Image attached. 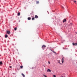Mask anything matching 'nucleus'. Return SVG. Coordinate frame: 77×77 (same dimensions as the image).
Instances as JSON below:
<instances>
[{"label":"nucleus","instance_id":"1","mask_svg":"<svg viewBox=\"0 0 77 77\" xmlns=\"http://www.w3.org/2000/svg\"><path fill=\"white\" fill-rule=\"evenodd\" d=\"M42 47L43 50H44V49H45L46 47V46H45V45H44L42 46Z\"/></svg>","mask_w":77,"mask_h":77},{"label":"nucleus","instance_id":"2","mask_svg":"<svg viewBox=\"0 0 77 77\" xmlns=\"http://www.w3.org/2000/svg\"><path fill=\"white\" fill-rule=\"evenodd\" d=\"M6 33H7L8 35H10V34L11 33V32H10V31H6Z\"/></svg>","mask_w":77,"mask_h":77},{"label":"nucleus","instance_id":"3","mask_svg":"<svg viewBox=\"0 0 77 77\" xmlns=\"http://www.w3.org/2000/svg\"><path fill=\"white\" fill-rule=\"evenodd\" d=\"M47 72H51V70L50 69H48L47 70Z\"/></svg>","mask_w":77,"mask_h":77},{"label":"nucleus","instance_id":"4","mask_svg":"<svg viewBox=\"0 0 77 77\" xmlns=\"http://www.w3.org/2000/svg\"><path fill=\"white\" fill-rule=\"evenodd\" d=\"M35 18H38V16H37V15H35Z\"/></svg>","mask_w":77,"mask_h":77},{"label":"nucleus","instance_id":"5","mask_svg":"<svg viewBox=\"0 0 77 77\" xmlns=\"http://www.w3.org/2000/svg\"><path fill=\"white\" fill-rule=\"evenodd\" d=\"M66 21V19H64L63 20V23H65V21Z\"/></svg>","mask_w":77,"mask_h":77},{"label":"nucleus","instance_id":"6","mask_svg":"<svg viewBox=\"0 0 77 77\" xmlns=\"http://www.w3.org/2000/svg\"><path fill=\"white\" fill-rule=\"evenodd\" d=\"M32 20H35V18H34V17L33 16H32Z\"/></svg>","mask_w":77,"mask_h":77},{"label":"nucleus","instance_id":"7","mask_svg":"<svg viewBox=\"0 0 77 77\" xmlns=\"http://www.w3.org/2000/svg\"><path fill=\"white\" fill-rule=\"evenodd\" d=\"M72 45H77V43H73Z\"/></svg>","mask_w":77,"mask_h":77},{"label":"nucleus","instance_id":"8","mask_svg":"<svg viewBox=\"0 0 77 77\" xmlns=\"http://www.w3.org/2000/svg\"><path fill=\"white\" fill-rule=\"evenodd\" d=\"M3 65V63L2 61H1L0 62V65Z\"/></svg>","mask_w":77,"mask_h":77},{"label":"nucleus","instance_id":"9","mask_svg":"<svg viewBox=\"0 0 77 77\" xmlns=\"http://www.w3.org/2000/svg\"><path fill=\"white\" fill-rule=\"evenodd\" d=\"M8 36L7 35V34H6L5 36V38H8Z\"/></svg>","mask_w":77,"mask_h":77},{"label":"nucleus","instance_id":"10","mask_svg":"<svg viewBox=\"0 0 77 77\" xmlns=\"http://www.w3.org/2000/svg\"><path fill=\"white\" fill-rule=\"evenodd\" d=\"M23 68V66H20V68H21V69H22Z\"/></svg>","mask_w":77,"mask_h":77},{"label":"nucleus","instance_id":"11","mask_svg":"<svg viewBox=\"0 0 77 77\" xmlns=\"http://www.w3.org/2000/svg\"><path fill=\"white\" fill-rule=\"evenodd\" d=\"M28 20H31V17H29L28 18Z\"/></svg>","mask_w":77,"mask_h":77},{"label":"nucleus","instance_id":"12","mask_svg":"<svg viewBox=\"0 0 77 77\" xmlns=\"http://www.w3.org/2000/svg\"><path fill=\"white\" fill-rule=\"evenodd\" d=\"M58 63H60V65H62V64L61 63H60V61L59 60H58Z\"/></svg>","mask_w":77,"mask_h":77},{"label":"nucleus","instance_id":"13","mask_svg":"<svg viewBox=\"0 0 77 77\" xmlns=\"http://www.w3.org/2000/svg\"><path fill=\"white\" fill-rule=\"evenodd\" d=\"M20 12H19L17 14V16H20Z\"/></svg>","mask_w":77,"mask_h":77},{"label":"nucleus","instance_id":"14","mask_svg":"<svg viewBox=\"0 0 77 77\" xmlns=\"http://www.w3.org/2000/svg\"><path fill=\"white\" fill-rule=\"evenodd\" d=\"M22 75H23V77H25V75H24L23 73H22Z\"/></svg>","mask_w":77,"mask_h":77},{"label":"nucleus","instance_id":"15","mask_svg":"<svg viewBox=\"0 0 77 77\" xmlns=\"http://www.w3.org/2000/svg\"><path fill=\"white\" fill-rule=\"evenodd\" d=\"M62 63H63V57L62 58Z\"/></svg>","mask_w":77,"mask_h":77},{"label":"nucleus","instance_id":"16","mask_svg":"<svg viewBox=\"0 0 77 77\" xmlns=\"http://www.w3.org/2000/svg\"><path fill=\"white\" fill-rule=\"evenodd\" d=\"M36 4H39V1H36Z\"/></svg>","mask_w":77,"mask_h":77},{"label":"nucleus","instance_id":"17","mask_svg":"<svg viewBox=\"0 0 77 77\" xmlns=\"http://www.w3.org/2000/svg\"><path fill=\"white\" fill-rule=\"evenodd\" d=\"M17 27H15L14 28V30L16 31V30H17Z\"/></svg>","mask_w":77,"mask_h":77},{"label":"nucleus","instance_id":"18","mask_svg":"<svg viewBox=\"0 0 77 77\" xmlns=\"http://www.w3.org/2000/svg\"><path fill=\"white\" fill-rule=\"evenodd\" d=\"M43 76H44V77H47V76L46 75H43Z\"/></svg>","mask_w":77,"mask_h":77},{"label":"nucleus","instance_id":"19","mask_svg":"<svg viewBox=\"0 0 77 77\" xmlns=\"http://www.w3.org/2000/svg\"><path fill=\"white\" fill-rule=\"evenodd\" d=\"M70 26H72V23H71L70 24Z\"/></svg>","mask_w":77,"mask_h":77},{"label":"nucleus","instance_id":"20","mask_svg":"<svg viewBox=\"0 0 77 77\" xmlns=\"http://www.w3.org/2000/svg\"><path fill=\"white\" fill-rule=\"evenodd\" d=\"M48 63H49V64H50V62L48 61Z\"/></svg>","mask_w":77,"mask_h":77},{"label":"nucleus","instance_id":"21","mask_svg":"<svg viewBox=\"0 0 77 77\" xmlns=\"http://www.w3.org/2000/svg\"><path fill=\"white\" fill-rule=\"evenodd\" d=\"M54 77H56V75H54Z\"/></svg>","mask_w":77,"mask_h":77},{"label":"nucleus","instance_id":"22","mask_svg":"<svg viewBox=\"0 0 77 77\" xmlns=\"http://www.w3.org/2000/svg\"><path fill=\"white\" fill-rule=\"evenodd\" d=\"M53 53H56V52L54 51H53Z\"/></svg>","mask_w":77,"mask_h":77},{"label":"nucleus","instance_id":"23","mask_svg":"<svg viewBox=\"0 0 77 77\" xmlns=\"http://www.w3.org/2000/svg\"><path fill=\"white\" fill-rule=\"evenodd\" d=\"M10 68H12V66H10Z\"/></svg>","mask_w":77,"mask_h":77},{"label":"nucleus","instance_id":"24","mask_svg":"<svg viewBox=\"0 0 77 77\" xmlns=\"http://www.w3.org/2000/svg\"><path fill=\"white\" fill-rule=\"evenodd\" d=\"M62 8H63V6H62Z\"/></svg>","mask_w":77,"mask_h":77},{"label":"nucleus","instance_id":"25","mask_svg":"<svg viewBox=\"0 0 77 77\" xmlns=\"http://www.w3.org/2000/svg\"><path fill=\"white\" fill-rule=\"evenodd\" d=\"M51 51H52L53 52V50H51Z\"/></svg>","mask_w":77,"mask_h":77},{"label":"nucleus","instance_id":"26","mask_svg":"<svg viewBox=\"0 0 77 77\" xmlns=\"http://www.w3.org/2000/svg\"><path fill=\"white\" fill-rule=\"evenodd\" d=\"M74 2H75H75H76V1H74Z\"/></svg>","mask_w":77,"mask_h":77},{"label":"nucleus","instance_id":"27","mask_svg":"<svg viewBox=\"0 0 77 77\" xmlns=\"http://www.w3.org/2000/svg\"><path fill=\"white\" fill-rule=\"evenodd\" d=\"M72 1H73V2H74V0H72Z\"/></svg>","mask_w":77,"mask_h":77},{"label":"nucleus","instance_id":"28","mask_svg":"<svg viewBox=\"0 0 77 77\" xmlns=\"http://www.w3.org/2000/svg\"><path fill=\"white\" fill-rule=\"evenodd\" d=\"M19 32H21V31H19Z\"/></svg>","mask_w":77,"mask_h":77},{"label":"nucleus","instance_id":"29","mask_svg":"<svg viewBox=\"0 0 77 77\" xmlns=\"http://www.w3.org/2000/svg\"><path fill=\"white\" fill-rule=\"evenodd\" d=\"M44 66L45 67V66Z\"/></svg>","mask_w":77,"mask_h":77}]
</instances>
